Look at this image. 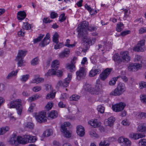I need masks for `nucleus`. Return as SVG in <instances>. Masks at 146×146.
Here are the masks:
<instances>
[{
	"label": "nucleus",
	"instance_id": "54",
	"mask_svg": "<svg viewBox=\"0 0 146 146\" xmlns=\"http://www.w3.org/2000/svg\"><path fill=\"white\" fill-rule=\"evenodd\" d=\"M129 137L132 138L133 139H138L137 138V133H131L129 135Z\"/></svg>",
	"mask_w": 146,
	"mask_h": 146
},
{
	"label": "nucleus",
	"instance_id": "12",
	"mask_svg": "<svg viewBox=\"0 0 146 146\" xmlns=\"http://www.w3.org/2000/svg\"><path fill=\"white\" fill-rule=\"evenodd\" d=\"M96 40L95 38L90 37L86 38V37H84L82 39V40L84 43H87L89 45H91L94 44Z\"/></svg>",
	"mask_w": 146,
	"mask_h": 146
},
{
	"label": "nucleus",
	"instance_id": "64",
	"mask_svg": "<svg viewBox=\"0 0 146 146\" xmlns=\"http://www.w3.org/2000/svg\"><path fill=\"white\" fill-rule=\"evenodd\" d=\"M139 145H146V140L144 139H140L139 141Z\"/></svg>",
	"mask_w": 146,
	"mask_h": 146
},
{
	"label": "nucleus",
	"instance_id": "41",
	"mask_svg": "<svg viewBox=\"0 0 146 146\" xmlns=\"http://www.w3.org/2000/svg\"><path fill=\"white\" fill-rule=\"evenodd\" d=\"M29 78V74L23 75L21 76L20 78L21 81L22 82H26Z\"/></svg>",
	"mask_w": 146,
	"mask_h": 146
},
{
	"label": "nucleus",
	"instance_id": "10",
	"mask_svg": "<svg viewBox=\"0 0 146 146\" xmlns=\"http://www.w3.org/2000/svg\"><path fill=\"white\" fill-rule=\"evenodd\" d=\"M145 40L143 39L140 41L138 43L137 45L133 48L134 51L138 52H143L144 51V45L145 44Z\"/></svg>",
	"mask_w": 146,
	"mask_h": 146
},
{
	"label": "nucleus",
	"instance_id": "47",
	"mask_svg": "<svg viewBox=\"0 0 146 146\" xmlns=\"http://www.w3.org/2000/svg\"><path fill=\"white\" fill-rule=\"evenodd\" d=\"M15 71H12L9 73L6 77V79H10L13 77L16 76Z\"/></svg>",
	"mask_w": 146,
	"mask_h": 146
},
{
	"label": "nucleus",
	"instance_id": "49",
	"mask_svg": "<svg viewBox=\"0 0 146 146\" xmlns=\"http://www.w3.org/2000/svg\"><path fill=\"white\" fill-rule=\"evenodd\" d=\"M52 133L51 130H47L44 133L43 135L45 137H48Z\"/></svg>",
	"mask_w": 146,
	"mask_h": 146
},
{
	"label": "nucleus",
	"instance_id": "63",
	"mask_svg": "<svg viewBox=\"0 0 146 146\" xmlns=\"http://www.w3.org/2000/svg\"><path fill=\"white\" fill-rule=\"evenodd\" d=\"M25 33L24 30L23 29H21L18 32V35L19 36H24Z\"/></svg>",
	"mask_w": 146,
	"mask_h": 146
},
{
	"label": "nucleus",
	"instance_id": "9",
	"mask_svg": "<svg viewBox=\"0 0 146 146\" xmlns=\"http://www.w3.org/2000/svg\"><path fill=\"white\" fill-rule=\"evenodd\" d=\"M86 70L84 67H80L76 72L77 79L80 80L84 78L86 75Z\"/></svg>",
	"mask_w": 146,
	"mask_h": 146
},
{
	"label": "nucleus",
	"instance_id": "57",
	"mask_svg": "<svg viewBox=\"0 0 146 146\" xmlns=\"http://www.w3.org/2000/svg\"><path fill=\"white\" fill-rule=\"evenodd\" d=\"M42 89V87L40 86H36L34 87L33 88V90L35 92H37L40 91Z\"/></svg>",
	"mask_w": 146,
	"mask_h": 146
},
{
	"label": "nucleus",
	"instance_id": "33",
	"mask_svg": "<svg viewBox=\"0 0 146 146\" xmlns=\"http://www.w3.org/2000/svg\"><path fill=\"white\" fill-rule=\"evenodd\" d=\"M24 126L25 128H28L30 129H32L34 127V124L31 122H27L24 124Z\"/></svg>",
	"mask_w": 146,
	"mask_h": 146
},
{
	"label": "nucleus",
	"instance_id": "48",
	"mask_svg": "<svg viewBox=\"0 0 146 146\" xmlns=\"http://www.w3.org/2000/svg\"><path fill=\"white\" fill-rule=\"evenodd\" d=\"M110 144L109 141L105 140L104 141H101L99 144L100 146H109Z\"/></svg>",
	"mask_w": 146,
	"mask_h": 146
},
{
	"label": "nucleus",
	"instance_id": "51",
	"mask_svg": "<svg viewBox=\"0 0 146 146\" xmlns=\"http://www.w3.org/2000/svg\"><path fill=\"white\" fill-rule=\"evenodd\" d=\"M44 36V35H40L37 38L34 39L33 41L34 43L36 44L38 42L40 41L43 38Z\"/></svg>",
	"mask_w": 146,
	"mask_h": 146
},
{
	"label": "nucleus",
	"instance_id": "19",
	"mask_svg": "<svg viewBox=\"0 0 146 146\" xmlns=\"http://www.w3.org/2000/svg\"><path fill=\"white\" fill-rule=\"evenodd\" d=\"M26 16L25 12L24 11H21L18 12L17 18L19 20H22L25 19Z\"/></svg>",
	"mask_w": 146,
	"mask_h": 146
},
{
	"label": "nucleus",
	"instance_id": "50",
	"mask_svg": "<svg viewBox=\"0 0 146 146\" xmlns=\"http://www.w3.org/2000/svg\"><path fill=\"white\" fill-rule=\"evenodd\" d=\"M39 60L37 58L33 59L31 61V64L32 65L35 66L38 64Z\"/></svg>",
	"mask_w": 146,
	"mask_h": 146
},
{
	"label": "nucleus",
	"instance_id": "7",
	"mask_svg": "<svg viewBox=\"0 0 146 146\" xmlns=\"http://www.w3.org/2000/svg\"><path fill=\"white\" fill-rule=\"evenodd\" d=\"M35 115L36 121L40 123L45 122L47 121L46 112L41 111L38 113H36Z\"/></svg>",
	"mask_w": 146,
	"mask_h": 146
},
{
	"label": "nucleus",
	"instance_id": "3",
	"mask_svg": "<svg viewBox=\"0 0 146 146\" xmlns=\"http://www.w3.org/2000/svg\"><path fill=\"white\" fill-rule=\"evenodd\" d=\"M22 100L20 99H17L15 101H11L8 104L10 108H15L17 114L19 115H21L23 107L21 104Z\"/></svg>",
	"mask_w": 146,
	"mask_h": 146
},
{
	"label": "nucleus",
	"instance_id": "38",
	"mask_svg": "<svg viewBox=\"0 0 146 146\" xmlns=\"http://www.w3.org/2000/svg\"><path fill=\"white\" fill-rule=\"evenodd\" d=\"M56 44L54 46V48L55 49H60L64 46L63 42L55 43Z\"/></svg>",
	"mask_w": 146,
	"mask_h": 146
},
{
	"label": "nucleus",
	"instance_id": "20",
	"mask_svg": "<svg viewBox=\"0 0 146 146\" xmlns=\"http://www.w3.org/2000/svg\"><path fill=\"white\" fill-rule=\"evenodd\" d=\"M101 70L99 68H93L90 72L89 76L90 77H93L99 74Z\"/></svg>",
	"mask_w": 146,
	"mask_h": 146
},
{
	"label": "nucleus",
	"instance_id": "59",
	"mask_svg": "<svg viewBox=\"0 0 146 146\" xmlns=\"http://www.w3.org/2000/svg\"><path fill=\"white\" fill-rule=\"evenodd\" d=\"M121 124L124 126H128L130 124V123L127 120L125 119L122 121Z\"/></svg>",
	"mask_w": 146,
	"mask_h": 146
},
{
	"label": "nucleus",
	"instance_id": "61",
	"mask_svg": "<svg viewBox=\"0 0 146 146\" xmlns=\"http://www.w3.org/2000/svg\"><path fill=\"white\" fill-rule=\"evenodd\" d=\"M141 56L139 55L135 56V58L133 59L134 62H136L141 60Z\"/></svg>",
	"mask_w": 146,
	"mask_h": 146
},
{
	"label": "nucleus",
	"instance_id": "55",
	"mask_svg": "<svg viewBox=\"0 0 146 146\" xmlns=\"http://www.w3.org/2000/svg\"><path fill=\"white\" fill-rule=\"evenodd\" d=\"M53 106L52 102H48L46 106V108L47 110H49L51 109Z\"/></svg>",
	"mask_w": 146,
	"mask_h": 146
},
{
	"label": "nucleus",
	"instance_id": "44",
	"mask_svg": "<svg viewBox=\"0 0 146 146\" xmlns=\"http://www.w3.org/2000/svg\"><path fill=\"white\" fill-rule=\"evenodd\" d=\"M137 130L142 132H145L146 131V127L143 125H139L138 126Z\"/></svg>",
	"mask_w": 146,
	"mask_h": 146
},
{
	"label": "nucleus",
	"instance_id": "60",
	"mask_svg": "<svg viewBox=\"0 0 146 146\" xmlns=\"http://www.w3.org/2000/svg\"><path fill=\"white\" fill-rule=\"evenodd\" d=\"M85 7L86 9L90 12V13L91 14H94L93 12V11H94V10L92 9L90 7L87 5H85Z\"/></svg>",
	"mask_w": 146,
	"mask_h": 146
},
{
	"label": "nucleus",
	"instance_id": "31",
	"mask_svg": "<svg viewBox=\"0 0 146 146\" xmlns=\"http://www.w3.org/2000/svg\"><path fill=\"white\" fill-rule=\"evenodd\" d=\"M39 97V96L37 94H35L29 97L28 100L29 102H31L38 99Z\"/></svg>",
	"mask_w": 146,
	"mask_h": 146
},
{
	"label": "nucleus",
	"instance_id": "43",
	"mask_svg": "<svg viewBox=\"0 0 146 146\" xmlns=\"http://www.w3.org/2000/svg\"><path fill=\"white\" fill-rule=\"evenodd\" d=\"M21 58L18 59L16 58V60L18 61L17 64L19 66H21L24 65V63L25 62Z\"/></svg>",
	"mask_w": 146,
	"mask_h": 146
},
{
	"label": "nucleus",
	"instance_id": "34",
	"mask_svg": "<svg viewBox=\"0 0 146 146\" xmlns=\"http://www.w3.org/2000/svg\"><path fill=\"white\" fill-rule=\"evenodd\" d=\"M71 125V124L69 122H64L63 124L61 125V130H67V128L66 127H70Z\"/></svg>",
	"mask_w": 146,
	"mask_h": 146
},
{
	"label": "nucleus",
	"instance_id": "6",
	"mask_svg": "<svg viewBox=\"0 0 146 146\" xmlns=\"http://www.w3.org/2000/svg\"><path fill=\"white\" fill-rule=\"evenodd\" d=\"M9 142L10 144L15 146L18 145V143L25 144L27 143V140L26 138H25V136L23 138L20 136L17 137L15 136H14L10 139Z\"/></svg>",
	"mask_w": 146,
	"mask_h": 146
},
{
	"label": "nucleus",
	"instance_id": "22",
	"mask_svg": "<svg viewBox=\"0 0 146 146\" xmlns=\"http://www.w3.org/2000/svg\"><path fill=\"white\" fill-rule=\"evenodd\" d=\"M66 68L67 70L71 72H73L75 70V64L71 62L66 64Z\"/></svg>",
	"mask_w": 146,
	"mask_h": 146
},
{
	"label": "nucleus",
	"instance_id": "27",
	"mask_svg": "<svg viewBox=\"0 0 146 146\" xmlns=\"http://www.w3.org/2000/svg\"><path fill=\"white\" fill-rule=\"evenodd\" d=\"M44 81V79L42 78H38L33 80L31 81V83L38 84L43 82Z\"/></svg>",
	"mask_w": 146,
	"mask_h": 146
},
{
	"label": "nucleus",
	"instance_id": "15",
	"mask_svg": "<svg viewBox=\"0 0 146 146\" xmlns=\"http://www.w3.org/2000/svg\"><path fill=\"white\" fill-rule=\"evenodd\" d=\"M50 34L48 33H47L45 37L40 44V45L42 47H43L45 45L48 44L50 41Z\"/></svg>",
	"mask_w": 146,
	"mask_h": 146
},
{
	"label": "nucleus",
	"instance_id": "8",
	"mask_svg": "<svg viewBox=\"0 0 146 146\" xmlns=\"http://www.w3.org/2000/svg\"><path fill=\"white\" fill-rule=\"evenodd\" d=\"M126 106L125 103L120 102L113 105L112 106V109L113 111L116 112H119L123 110Z\"/></svg>",
	"mask_w": 146,
	"mask_h": 146
},
{
	"label": "nucleus",
	"instance_id": "32",
	"mask_svg": "<svg viewBox=\"0 0 146 146\" xmlns=\"http://www.w3.org/2000/svg\"><path fill=\"white\" fill-rule=\"evenodd\" d=\"M9 128L8 126L3 127L0 128V135H3L9 130Z\"/></svg>",
	"mask_w": 146,
	"mask_h": 146
},
{
	"label": "nucleus",
	"instance_id": "2",
	"mask_svg": "<svg viewBox=\"0 0 146 146\" xmlns=\"http://www.w3.org/2000/svg\"><path fill=\"white\" fill-rule=\"evenodd\" d=\"M102 87V85L100 84H97L95 86H94L86 83L84 86L83 89L92 94L98 95L100 93Z\"/></svg>",
	"mask_w": 146,
	"mask_h": 146
},
{
	"label": "nucleus",
	"instance_id": "24",
	"mask_svg": "<svg viewBox=\"0 0 146 146\" xmlns=\"http://www.w3.org/2000/svg\"><path fill=\"white\" fill-rule=\"evenodd\" d=\"M27 52L25 50H19L18 53V55L17 57V58H23L26 55Z\"/></svg>",
	"mask_w": 146,
	"mask_h": 146
},
{
	"label": "nucleus",
	"instance_id": "62",
	"mask_svg": "<svg viewBox=\"0 0 146 146\" xmlns=\"http://www.w3.org/2000/svg\"><path fill=\"white\" fill-rule=\"evenodd\" d=\"M146 32V27H143L139 30V33L140 34H143Z\"/></svg>",
	"mask_w": 146,
	"mask_h": 146
},
{
	"label": "nucleus",
	"instance_id": "23",
	"mask_svg": "<svg viewBox=\"0 0 146 146\" xmlns=\"http://www.w3.org/2000/svg\"><path fill=\"white\" fill-rule=\"evenodd\" d=\"M60 62L58 60H55L52 61L51 64V67L56 70H57L59 67Z\"/></svg>",
	"mask_w": 146,
	"mask_h": 146
},
{
	"label": "nucleus",
	"instance_id": "53",
	"mask_svg": "<svg viewBox=\"0 0 146 146\" xmlns=\"http://www.w3.org/2000/svg\"><path fill=\"white\" fill-rule=\"evenodd\" d=\"M66 19V18L65 17V14H61L59 18V21L61 22H63Z\"/></svg>",
	"mask_w": 146,
	"mask_h": 146
},
{
	"label": "nucleus",
	"instance_id": "4",
	"mask_svg": "<svg viewBox=\"0 0 146 146\" xmlns=\"http://www.w3.org/2000/svg\"><path fill=\"white\" fill-rule=\"evenodd\" d=\"M88 25V22L84 21L80 23L78 26V31L79 37L83 36L87 33V29Z\"/></svg>",
	"mask_w": 146,
	"mask_h": 146
},
{
	"label": "nucleus",
	"instance_id": "1",
	"mask_svg": "<svg viewBox=\"0 0 146 146\" xmlns=\"http://www.w3.org/2000/svg\"><path fill=\"white\" fill-rule=\"evenodd\" d=\"M113 59L116 63L119 64L122 62H128L130 60V57L129 56L128 52L125 51L123 52H121L120 56L118 54H115L113 55Z\"/></svg>",
	"mask_w": 146,
	"mask_h": 146
},
{
	"label": "nucleus",
	"instance_id": "52",
	"mask_svg": "<svg viewBox=\"0 0 146 146\" xmlns=\"http://www.w3.org/2000/svg\"><path fill=\"white\" fill-rule=\"evenodd\" d=\"M72 78V74L71 73H69L68 74V77L66 78L65 80L67 82V83L69 84L70 82V80Z\"/></svg>",
	"mask_w": 146,
	"mask_h": 146
},
{
	"label": "nucleus",
	"instance_id": "11",
	"mask_svg": "<svg viewBox=\"0 0 146 146\" xmlns=\"http://www.w3.org/2000/svg\"><path fill=\"white\" fill-rule=\"evenodd\" d=\"M141 67V64L137 63H129L127 66L128 70L130 71H137Z\"/></svg>",
	"mask_w": 146,
	"mask_h": 146
},
{
	"label": "nucleus",
	"instance_id": "58",
	"mask_svg": "<svg viewBox=\"0 0 146 146\" xmlns=\"http://www.w3.org/2000/svg\"><path fill=\"white\" fill-rule=\"evenodd\" d=\"M35 106L36 104L35 103H32L28 109V111L30 112H33V109L35 107Z\"/></svg>",
	"mask_w": 146,
	"mask_h": 146
},
{
	"label": "nucleus",
	"instance_id": "26",
	"mask_svg": "<svg viewBox=\"0 0 146 146\" xmlns=\"http://www.w3.org/2000/svg\"><path fill=\"white\" fill-rule=\"evenodd\" d=\"M134 115L135 117L137 118L140 119L144 117L145 115V113L143 112H134Z\"/></svg>",
	"mask_w": 146,
	"mask_h": 146
},
{
	"label": "nucleus",
	"instance_id": "39",
	"mask_svg": "<svg viewBox=\"0 0 146 146\" xmlns=\"http://www.w3.org/2000/svg\"><path fill=\"white\" fill-rule=\"evenodd\" d=\"M23 29L25 30H28L31 29V26L30 24L27 22L24 23L22 27Z\"/></svg>",
	"mask_w": 146,
	"mask_h": 146
},
{
	"label": "nucleus",
	"instance_id": "13",
	"mask_svg": "<svg viewBox=\"0 0 146 146\" xmlns=\"http://www.w3.org/2000/svg\"><path fill=\"white\" fill-rule=\"evenodd\" d=\"M115 121V119L113 117L111 116L108 119L105 120L104 124L106 126H112Z\"/></svg>",
	"mask_w": 146,
	"mask_h": 146
},
{
	"label": "nucleus",
	"instance_id": "29",
	"mask_svg": "<svg viewBox=\"0 0 146 146\" xmlns=\"http://www.w3.org/2000/svg\"><path fill=\"white\" fill-rule=\"evenodd\" d=\"M56 92L55 90L52 91L50 93L48 94L46 96V98L47 99H52L54 98Z\"/></svg>",
	"mask_w": 146,
	"mask_h": 146
},
{
	"label": "nucleus",
	"instance_id": "16",
	"mask_svg": "<svg viewBox=\"0 0 146 146\" xmlns=\"http://www.w3.org/2000/svg\"><path fill=\"white\" fill-rule=\"evenodd\" d=\"M70 52V49L67 48H64L63 51L60 53L59 56L62 58L67 57L69 56Z\"/></svg>",
	"mask_w": 146,
	"mask_h": 146
},
{
	"label": "nucleus",
	"instance_id": "36",
	"mask_svg": "<svg viewBox=\"0 0 146 146\" xmlns=\"http://www.w3.org/2000/svg\"><path fill=\"white\" fill-rule=\"evenodd\" d=\"M80 96L76 94H74L72 95L70 98V100L72 101H77L79 100Z\"/></svg>",
	"mask_w": 146,
	"mask_h": 146
},
{
	"label": "nucleus",
	"instance_id": "17",
	"mask_svg": "<svg viewBox=\"0 0 146 146\" xmlns=\"http://www.w3.org/2000/svg\"><path fill=\"white\" fill-rule=\"evenodd\" d=\"M76 132L78 135L82 137L85 134L84 129V127L81 125H78L76 128Z\"/></svg>",
	"mask_w": 146,
	"mask_h": 146
},
{
	"label": "nucleus",
	"instance_id": "14",
	"mask_svg": "<svg viewBox=\"0 0 146 146\" xmlns=\"http://www.w3.org/2000/svg\"><path fill=\"white\" fill-rule=\"evenodd\" d=\"M111 71V69L107 68L104 70L102 73L100 74V77L101 80H104L110 74Z\"/></svg>",
	"mask_w": 146,
	"mask_h": 146
},
{
	"label": "nucleus",
	"instance_id": "30",
	"mask_svg": "<svg viewBox=\"0 0 146 146\" xmlns=\"http://www.w3.org/2000/svg\"><path fill=\"white\" fill-rule=\"evenodd\" d=\"M56 70L52 68L51 69L49 70L47 73L45 74V76H48L55 75Z\"/></svg>",
	"mask_w": 146,
	"mask_h": 146
},
{
	"label": "nucleus",
	"instance_id": "37",
	"mask_svg": "<svg viewBox=\"0 0 146 146\" xmlns=\"http://www.w3.org/2000/svg\"><path fill=\"white\" fill-rule=\"evenodd\" d=\"M124 26L123 24L122 23L120 22L117 24L116 30L117 31L120 32L122 30Z\"/></svg>",
	"mask_w": 146,
	"mask_h": 146
},
{
	"label": "nucleus",
	"instance_id": "46",
	"mask_svg": "<svg viewBox=\"0 0 146 146\" xmlns=\"http://www.w3.org/2000/svg\"><path fill=\"white\" fill-rule=\"evenodd\" d=\"M140 100L141 101L144 103H146V94H142L140 96Z\"/></svg>",
	"mask_w": 146,
	"mask_h": 146
},
{
	"label": "nucleus",
	"instance_id": "5",
	"mask_svg": "<svg viewBox=\"0 0 146 146\" xmlns=\"http://www.w3.org/2000/svg\"><path fill=\"white\" fill-rule=\"evenodd\" d=\"M126 89L125 84L122 83H119L117 87L110 93V95L114 96L120 95L126 90Z\"/></svg>",
	"mask_w": 146,
	"mask_h": 146
},
{
	"label": "nucleus",
	"instance_id": "21",
	"mask_svg": "<svg viewBox=\"0 0 146 146\" xmlns=\"http://www.w3.org/2000/svg\"><path fill=\"white\" fill-rule=\"evenodd\" d=\"M25 138L26 139L27 143L28 142H34L36 140V137L31 135H25Z\"/></svg>",
	"mask_w": 146,
	"mask_h": 146
},
{
	"label": "nucleus",
	"instance_id": "40",
	"mask_svg": "<svg viewBox=\"0 0 146 146\" xmlns=\"http://www.w3.org/2000/svg\"><path fill=\"white\" fill-rule=\"evenodd\" d=\"M61 131L63 132L64 134V136L66 138H69L71 136V134L69 131L66 130H62Z\"/></svg>",
	"mask_w": 146,
	"mask_h": 146
},
{
	"label": "nucleus",
	"instance_id": "35",
	"mask_svg": "<svg viewBox=\"0 0 146 146\" xmlns=\"http://www.w3.org/2000/svg\"><path fill=\"white\" fill-rule=\"evenodd\" d=\"M59 37V35L56 32L54 33V35H53L52 38L53 41L54 43H58L59 42L58 38Z\"/></svg>",
	"mask_w": 146,
	"mask_h": 146
},
{
	"label": "nucleus",
	"instance_id": "18",
	"mask_svg": "<svg viewBox=\"0 0 146 146\" xmlns=\"http://www.w3.org/2000/svg\"><path fill=\"white\" fill-rule=\"evenodd\" d=\"M88 123L89 124L94 128L98 127L101 124L100 123L98 122L97 119L91 120L88 121Z\"/></svg>",
	"mask_w": 146,
	"mask_h": 146
},
{
	"label": "nucleus",
	"instance_id": "56",
	"mask_svg": "<svg viewBox=\"0 0 146 146\" xmlns=\"http://www.w3.org/2000/svg\"><path fill=\"white\" fill-rule=\"evenodd\" d=\"M139 88L140 89H142L144 88H146V82L141 81L139 84Z\"/></svg>",
	"mask_w": 146,
	"mask_h": 146
},
{
	"label": "nucleus",
	"instance_id": "45",
	"mask_svg": "<svg viewBox=\"0 0 146 146\" xmlns=\"http://www.w3.org/2000/svg\"><path fill=\"white\" fill-rule=\"evenodd\" d=\"M97 110L99 112L101 113H103L104 112L105 108L102 105H99L98 106Z\"/></svg>",
	"mask_w": 146,
	"mask_h": 146
},
{
	"label": "nucleus",
	"instance_id": "25",
	"mask_svg": "<svg viewBox=\"0 0 146 146\" xmlns=\"http://www.w3.org/2000/svg\"><path fill=\"white\" fill-rule=\"evenodd\" d=\"M48 117H50L51 118H55L57 117L58 113L56 111H52L48 113Z\"/></svg>",
	"mask_w": 146,
	"mask_h": 146
},
{
	"label": "nucleus",
	"instance_id": "28",
	"mask_svg": "<svg viewBox=\"0 0 146 146\" xmlns=\"http://www.w3.org/2000/svg\"><path fill=\"white\" fill-rule=\"evenodd\" d=\"M68 85L69 84L68 83H67V82L65 79L63 82H62V81L60 80L58 82L57 84V86L59 87L62 86L64 87H66L68 86Z\"/></svg>",
	"mask_w": 146,
	"mask_h": 146
},
{
	"label": "nucleus",
	"instance_id": "42",
	"mask_svg": "<svg viewBox=\"0 0 146 146\" xmlns=\"http://www.w3.org/2000/svg\"><path fill=\"white\" fill-rule=\"evenodd\" d=\"M120 76H118L116 77H114L110 81L109 84L110 85H113L115 84L116 81L117 80V79L119 78Z\"/></svg>",
	"mask_w": 146,
	"mask_h": 146
}]
</instances>
